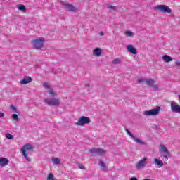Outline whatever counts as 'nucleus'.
<instances>
[{"label":"nucleus","mask_w":180,"mask_h":180,"mask_svg":"<svg viewBox=\"0 0 180 180\" xmlns=\"http://www.w3.org/2000/svg\"><path fill=\"white\" fill-rule=\"evenodd\" d=\"M27 151H33V146H32V144L30 143H27L24 145L21 148V152L24 158H25L27 161L30 162V161H32V159L29 158V155H27Z\"/></svg>","instance_id":"obj_1"},{"label":"nucleus","mask_w":180,"mask_h":180,"mask_svg":"<svg viewBox=\"0 0 180 180\" xmlns=\"http://www.w3.org/2000/svg\"><path fill=\"white\" fill-rule=\"evenodd\" d=\"M138 82H139V84H141V82H145L146 83V85H148L150 88H153L155 91L158 90V86L155 84V81L151 78H149V79L140 78L138 79Z\"/></svg>","instance_id":"obj_2"},{"label":"nucleus","mask_w":180,"mask_h":180,"mask_svg":"<svg viewBox=\"0 0 180 180\" xmlns=\"http://www.w3.org/2000/svg\"><path fill=\"white\" fill-rule=\"evenodd\" d=\"M147 164H148V158L147 157H143L136 164L135 168L137 171L144 169V168L147 167Z\"/></svg>","instance_id":"obj_3"},{"label":"nucleus","mask_w":180,"mask_h":180,"mask_svg":"<svg viewBox=\"0 0 180 180\" xmlns=\"http://www.w3.org/2000/svg\"><path fill=\"white\" fill-rule=\"evenodd\" d=\"M32 45L37 50H40V49H43L44 46V38H39L34 39L31 41Z\"/></svg>","instance_id":"obj_4"},{"label":"nucleus","mask_w":180,"mask_h":180,"mask_svg":"<svg viewBox=\"0 0 180 180\" xmlns=\"http://www.w3.org/2000/svg\"><path fill=\"white\" fill-rule=\"evenodd\" d=\"M154 11H158L159 12H162V13H171L172 10L168 7L167 5H158L153 8Z\"/></svg>","instance_id":"obj_5"},{"label":"nucleus","mask_w":180,"mask_h":180,"mask_svg":"<svg viewBox=\"0 0 180 180\" xmlns=\"http://www.w3.org/2000/svg\"><path fill=\"white\" fill-rule=\"evenodd\" d=\"M44 103L49 106H58L60 105V99L57 98H48L44 100Z\"/></svg>","instance_id":"obj_6"},{"label":"nucleus","mask_w":180,"mask_h":180,"mask_svg":"<svg viewBox=\"0 0 180 180\" xmlns=\"http://www.w3.org/2000/svg\"><path fill=\"white\" fill-rule=\"evenodd\" d=\"M160 111H161V107L156 106L155 108L151 109L150 110L144 111L143 115L145 116H157V115H160Z\"/></svg>","instance_id":"obj_7"},{"label":"nucleus","mask_w":180,"mask_h":180,"mask_svg":"<svg viewBox=\"0 0 180 180\" xmlns=\"http://www.w3.org/2000/svg\"><path fill=\"white\" fill-rule=\"evenodd\" d=\"M159 151L162 154V156L164 157L165 161H168V158H169L170 155L169 152H168V148L165 147V145H160Z\"/></svg>","instance_id":"obj_8"},{"label":"nucleus","mask_w":180,"mask_h":180,"mask_svg":"<svg viewBox=\"0 0 180 180\" xmlns=\"http://www.w3.org/2000/svg\"><path fill=\"white\" fill-rule=\"evenodd\" d=\"M91 123V120L88 117L82 116L79 118L78 121L76 122L77 126H85V124H89Z\"/></svg>","instance_id":"obj_9"},{"label":"nucleus","mask_w":180,"mask_h":180,"mask_svg":"<svg viewBox=\"0 0 180 180\" xmlns=\"http://www.w3.org/2000/svg\"><path fill=\"white\" fill-rule=\"evenodd\" d=\"M89 153L92 154V155L98 156V155H103V154L106 153V150L102 148H92L89 150Z\"/></svg>","instance_id":"obj_10"},{"label":"nucleus","mask_w":180,"mask_h":180,"mask_svg":"<svg viewBox=\"0 0 180 180\" xmlns=\"http://www.w3.org/2000/svg\"><path fill=\"white\" fill-rule=\"evenodd\" d=\"M125 131L127 133L128 136H131V139H133V140L134 141H136V143H138V144H141L142 146H146V142L143 141L141 139L134 136V135L133 134H131V132L130 131H129V129H125Z\"/></svg>","instance_id":"obj_11"},{"label":"nucleus","mask_w":180,"mask_h":180,"mask_svg":"<svg viewBox=\"0 0 180 180\" xmlns=\"http://www.w3.org/2000/svg\"><path fill=\"white\" fill-rule=\"evenodd\" d=\"M171 110L174 113H180V105H178L176 102H171Z\"/></svg>","instance_id":"obj_12"},{"label":"nucleus","mask_w":180,"mask_h":180,"mask_svg":"<svg viewBox=\"0 0 180 180\" xmlns=\"http://www.w3.org/2000/svg\"><path fill=\"white\" fill-rule=\"evenodd\" d=\"M62 5L64 6V7L66 8V9H68V11L70 12H77V8H75V6L71 4L62 3Z\"/></svg>","instance_id":"obj_13"},{"label":"nucleus","mask_w":180,"mask_h":180,"mask_svg":"<svg viewBox=\"0 0 180 180\" xmlns=\"http://www.w3.org/2000/svg\"><path fill=\"white\" fill-rule=\"evenodd\" d=\"M43 86L44 88H46L48 93L49 95L51 96H56V92H54V90H53V88H51L48 83H44Z\"/></svg>","instance_id":"obj_14"},{"label":"nucleus","mask_w":180,"mask_h":180,"mask_svg":"<svg viewBox=\"0 0 180 180\" xmlns=\"http://www.w3.org/2000/svg\"><path fill=\"white\" fill-rule=\"evenodd\" d=\"M153 164L156 167V168H162V167H164V162L158 158H155L153 160Z\"/></svg>","instance_id":"obj_15"},{"label":"nucleus","mask_w":180,"mask_h":180,"mask_svg":"<svg viewBox=\"0 0 180 180\" xmlns=\"http://www.w3.org/2000/svg\"><path fill=\"white\" fill-rule=\"evenodd\" d=\"M127 50L131 54H137V49L131 44L127 46Z\"/></svg>","instance_id":"obj_16"},{"label":"nucleus","mask_w":180,"mask_h":180,"mask_svg":"<svg viewBox=\"0 0 180 180\" xmlns=\"http://www.w3.org/2000/svg\"><path fill=\"white\" fill-rule=\"evenodd\" d=\"M9 164V160L6 158H0V167H5Z\"/></svg>","instance_id":"obj_17"},{"label":"nucleus","mask_w":180,"mask_h":180,"mask_svg":"<svg viewBox=\"0 0 180 180\" xmlns=\"http://www.w3.org/2000/svg\"><path fill=\"white\" fill-rule=\"evenodd\" d=\"M30 82H32V77L29 76L25 77L22 81H20V84L22 85H26V84H29Z\"/></svg>","instance_id":"obj_18"},{"label":"nucleus","mask_w":180,"mask_h":180,"mask_svg":"<svg viewBox=\"0 0 180 180\" xmlns=\"http://www.w3.org/2000/svg\"><path fill=\"white\" fill-rule=\"evenodd\" d=\"M101 54H102V49H101V48H96L93 51V56H96L97 57H99Z\"/></svg>","instance_id":"obj_19"},{"label":"nucleus","mask_w":180,"mask_h":180,"mask_svg":"<svg viewBox=\"0 0 180 180\" xmlns=\"http://www.w3.org/2000/svg\"><path fill=\"white\" fill-rule=\"evenodd\" d=\"M162 60L165 61V63H169L172 61V58L168 55H165L162 56Z\"/></svg>","instance_id":"obj_20"},{"label":"nucleus","mask_w":180,"mask_h":180,"mask_svg":"<svg viewBox=\"0 0 180 180\" xmlns=\"http://www.w3.org/2000/svg\"><path fill=\"white\" fill-rule=\"evenodd\" d=\"M51 161L55 165H60L61 164L60 159L57 158H52Z\"/></svg>","instance_id":"obj_21"},{"label":"nucleus","mask_w":180,"mask_h":180,"mask_svg":"<svg viewBox=\"0 0 180 180\" xmlns=\"http://www.w3.org/2000/svg\"><path fill=\"white\" fill-rule=\"evenodd\" d=\"M98 165L101 167V168H103L102 169V171H106V169H107V167H106V164H105V162H103V161H102V160H100L99 161V163H98Z\"/></svg>","instance_id":"obj_22"},{"label":"nucleus","mask_w":180,"mask_h":180,"mask_svg":"<svg viewBox=\"0 0 180 180\" xmlns=\"http://www.w3.org/2000/svg\"><path fill=\"white\" fill-rule=\"evenodd\" d=\"M18 11H21L22 12H25L26 11V7L23 4H20L17 6Z\"/></svg>","instance_id":"obj_23"},{"label":"nucleus","mask_w":180,"mask_h":180,"mask_svg":"<svg viewBox=\"0 0 180 180\" xmlns=\"http://www.w3.org/2000/svg\"><path fill=\"white\" fill-rule=\"evenodd\" d=\"M120 63H122V59H120V58H115L112 61V64H115V65L120 64Z\"/></svg>","instance_id":"obj_24"},{"label":"nucleus","mask_w":180,"mask_h":180,"mask_svg":"<svg viewBox=\"0 0 180 180\" xmlns=\"http://www.w3.org/2000/svg\"><path fill=\"white\" fill-rule=\"evenodd\" d=\"M6 137L8 140H13V135L9 133L6 134Z\"/></svg>","instance_id":"obj_25"},{"label":"nucleus","mask_w":180,"mask_h":180,"mask_svg":"<svg viewBox=\"0 0 180 180\" xmlns=\"http://www.w3.org/2000/svg\"><path fill=\"white\" fill-rule=\"evenodd\" d=\"M47 180H54V175H53V173H50L48 175Z\"/></svg>","instance_id":"obj_26"},{"label":"nucleus","mask_w":180,"mask_h":180,"mask_svg":"<svg viewBox=\"0 0 180 180\" xmlns=\"http://www.w3.org/2000/svg\"><path fill=\"white\" fill-rule=\"evenodd\" d=\"M11 117H12V119H13L14 120H19V117H18V115H16V114H13L12 115H11Z\"/></svg>","instance_id":"obj_27"},{"label":"nucleus","mask_w":180,"mask_h":180,"mask_svg":"<svg viewBox=\"0 0 180 180\" xmlns=\"http://www.w3.org/2000/svg\"><path fill=\"white\" fill-rule=\"evenodd\" d=\"M11 110H13V112H14L15 113H18V110L16 109V107H15L14 105H11Z\"/></svg>","instance_id":"obj_28"},{"label":"nucleus","mask_w":180,"mask_h":180,"mask_svg":"<svg viewBox=\"0 0 180 180\" xmlns=\"http://www.w3.org/2000/svg\"><path fill=\"white\" fill-rule=\"evenodd\" d=\"M125 34H127V36H129V37H131V36H133V32H131V31H127L125 32Z\"/></svg>","instance_id":"obj_29"},{"label":"nucleus","mask_w":180,"mask_h":180,"mask_svg":"<svg viewBox=\"0 0 180 180\" xmlns=\"http://www.w3.org/2000/svg\"><path fill=\"white\" fill-rule=\"evenodd\" d=\"M108 9H110L111 11H115L116 9V6H108Z\"/></svg>","instance_id":"obj_30"},{"label":"nucleus","mask_w":180,"mask_h":180,"mask_svg":"<svg viewBox=\"0 0 180 180\" xmlns=\"http://www.w3.org/2000/svg\"><path fill=\"white\" fill-rule=\"evenodd\" d=\"M78 167L80 169H85V166H84L82 164H79Z\"/></svg>","instance_id":"obj_31"},{"label":"nucleus","mask_w":180,"mask_h":180,"mask_svg":"<svg viewBox=\"0 0 180 180\" xmlns=\"http://www.w3.org/2000/svg\"><path fill=\"white\" fill-rule=\"evenodd\" d=\"M175 64H176V65H178L179 67H180V61L179 60H176L175 62Z\"/></svg>","instance_id":"obj_32"},{"label":"nucleus","mask_w":180,"mask_h":180,"mask_svg":"<svg viewBox=\"0 0 180 180\" xmlns=\"http://www.w3.org/2000/svg\"><path fill=\"white\" fill-rule=\"evenodd\" d=\"M99 35L100 36H105V32H103V31H101L99 32Z\"/></svg>","instance_id":"obj_33"},{"label":"nucleus","mask_w":180,"mask_h":180,"mask_svg":"<svg viewBox=\"0 0 180 180\" xmlns=\"http://www.w3.org/2000/svg\"><path fill=\"white\" fill-rule=\"evenodd\" d=\"M5 116V114L4 112H0V117H4Z\"/></svg>","instance_id":"obj_34"},{"label":"nucleus","mask_w":180,"mask_h":180,"mask_svg":"<svg viewBox=\"0 0 180 180\" xmlns=\"http://www.w3.org/2000/svg\"><path fill=\"white\" fill-rule=\"evenodd\" d=\"M84 88H89V84H87L84 86Z\"/></svg>","instance_id":"obj_35"}]
</instances>
